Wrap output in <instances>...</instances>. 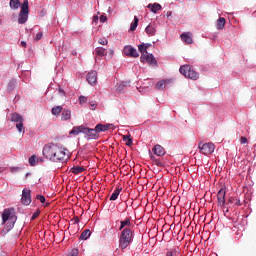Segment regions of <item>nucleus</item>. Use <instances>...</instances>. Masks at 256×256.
<instances>
[{"label":"nucleus","instance_id":"052dcab7","mask_svg":"<svg viewBox=\"0 0 256 256\" xmlns=\"http://www.w3.org/2000/svg\"><path fill=\"white\" fill-rule=\"evenodd\" d=\"M110 127H112V129H115V125H113V124H112V126H110Z\"/></svg>","mask_w":256,"mask_h":256},{"label":"nucleus","instance_id":"1a4fd4ad","mask_svg":"<svg viewBox=\"0 0 256 256\" xmlns=\"http://www.w3.org/2000/svg\"><path fill=\"white\" fill-rule=\"evenodd\" d=\"M22 204L24 205H31V190L24 188L22 191Z\"/></svg>","mask_w":256,"mask_h":256},{"label":"nucleus","instance_id":"5fc2aeb1","mask_svg":"<svg viewBox=\"0 0 256 256\" xmlns=\"http://www.w3.org/2000/svg\"><path fill=\"white\" fill-rule=\"evenodd\" d=\"M235 205H241V202L239 201V200H237V199H235Z\"/></svg>","mask_w":256,"mask_h":256},{"label":"nucleus","instance_id":"49530a36","mask_svg":"<svg viewBox=\"0 0 256 256\" xmlns=\"http://www.w3.org/2000/svg\"><path fill=\"white\" fill-rule=\"evenodd\" d=\"M58 93H59V95H60L61 97H64V96H65V91H64L63 89H61V88H59Z\"/></svg>","mask_w":256,"mask_h":256},{"label":"nucleus","instance_id":"bf43d9fd","mask_svg":"<svg viewBox=\"0 0 256 256\" xmlns=\"http://www.w3.org/2000/svg\"><path fill=\"white\" fill-rule=\"evenodd\" d=\"M151 159H152L153 161H155V156H152Z\"/></svg>","mask_w":256,"mask_h":256},{"label":"nucleus","instance_id":"72a5a7b5","mask_svg":"<svg viewBox=\"0 0 256 256\" xmlns=\"http://www.w3.org/2000/svg\"><path fill=\"white\" fill-rule=\"evenodd\" d=\"M156 87H157L158 89H160V90L167 89L166 86H165V84H164V82H163V80L157 82Z\"/></svg>","mask_w":256,"mask_h":256},{"label":"nucleus","instance_id":"4c0bfd02","mask_svg":"<svg viewBox=\"0 0 256 256\" xmlns=\"http://www.w3.org/2000/svg\"><path fill=\"white\" fill-rule=\"evenodd\" d=\"M43 39V32H39L36 34L35 41H41Z\"/></svg>","mask_w":256,"mask_h":256},{"label":"nucleus","instance_id":"bb28decb","mask_svg":"<svg viewBox=\"0 0 256 256\" xmlns=\"http://www.w3.org/2000/svg\"><path fill=\"white\" fill-rule=\"evenodd\" d=\"M181 39L184 41V43H187L188 45H191L193 43V38L187 34H181Z\"/></svg>","mask_w":256,"mask_h":256},{"label":"nucleus","instance_id":"c9c22d12","mask_svg":"<svg viewBox=\"0 0 256 256\" xmlns=\"http://www.w3.org/2000/svg\"><path fill=\"white\" fill-rule=\"evenodd\" d=\"M79 103L80 105H83V103H87V97L83 95L79 96Z\"/></svg>","mask_w":256,"mask_h":256},{"label":"nucleus","instance_id":"de8ad7c7","mask_svg":"<svg viewBox=\"0 0 256 256\" xmlns=\"http://www.w3.org/2000/svg\"><path fill=\"white\" fill-rule=\"evenodd\" d=\"M90 107L92 111H95V107H97V104L95 102H90Z\"/></svg>","mask_w":256,"mask_h":256},{"label":"nucleus","instance_id":"603ef678","mask_svg":"<svg viewBox=\"0 0 256 256\" xmlns=\"http://www.w3.org/2000/svg\"><path fill=\"white\" fill-rule=\"evenodd\" d=\"M229 203H235V198L233 197L229 198Z\"/></svg>","mask_w":256,"mask_h":256},{"label":"nucleus","instance_id":"7ed1b4c3","mask_svg":"<svg viewBox=\"0 0 256 256\" xmlns=\"http://www.w3.org/2000/svg\"><path fill=\"white\" fill-rule=\"evenodd\" d=\"M17 223V216L15 215V209L6 208L2 213V225L4 226L3 232L5 234L9 233Z\"/></svg>","mask_w":256,"mask_h":256},{"label":"nucleus","instance_id":"b1692460","mask_svg":"<svg viewBox=\"0 0 256 256\" xmlns=\"http://www.w3.org/2000/svg\"><path fill=\"white\" fill-rule=\"evenodd\" d=\"M147 35H150V36H153L155 35V32L157 31L156 28H155V25L153 24H150L146 27L145 29Z\"/></svg>","mask_w":256,"mask_h":256},{"label":"nucleus","instance_id":"f704fd0d","mask_svg":"<svg viewBox=\"0 0 256 256\" xmlns=\"http://www.w3.org/2000/svg\"><path fill=\"white\" fill-rule=\"evenodd\" d=\"M219 207H225V198H217Z\"/></svg>","mask_w":256,"mask_h":256},{"label":"nucleus","instance_id":"5701e85b","mask_svg":"<svg viewBox=\"0 0 256 256\" xmlns=\"http://www.w3.org/2000/svg\"><path fill=\"white\" fill-rule=\"evenodd\" d=\"M121 191H123V188H117L116 190H114V192L110 196V201H117V199L119 198V193H121Z\"/></svg>","mask_w":256,"mask_h":256},{"label":"nucleus","instance_id":"680f3d73","mask_svg":"<svg viewBox=\"0 0 256 256\" xmlns=\"http://www.w3.org/2000/svg\"><path fill=\"white\" fill-rule=\"evenodd\" d=\"M78 222H79V218L76 219V223H78Z\"/></svg>","mask_w":256,"mask_h":256},{"label":"nucleus","instance_id":"6e6d98bb","mask_svg":"<svg viewBox=\"0 0 256 256\" xmlns=\"http://www.w3.org/2000/svg\"><path fill=\"white\" fill-rule=\"evenodd\" d=\"M171 14H172L171 11H168V12H167V18H168V19H169V17H171Z\"/></svg>","mask_w":256,"mask_h":256},{"label":"nucleus","instance_id":"ddd939ff","mask_svg":"<svg viewBox=\"0 0 256 256\" xmlns=\"http://www.w3.org/2000/svg\"><path fill=\"white\" fill-rule=\"evenodd\" d=\"M127 87H131V81H123L118 83L116 86V91H118V93H125V89H127Z\"/></svg>","mask_w":256,"mask_h":256},{"label":"nucleus","instance_id":"37998d69","mask_svg":"<svg viewBox=\"0 0 256 256\" xmlns=\"http://www.w3.org/2000/svg\"><path fill=\"white\" fill-rule=\"evenodd\" d=\"M17 171H21V168H19V167L11 168V173H17Z\"/></svg>","mask_w":256,"mask_h":256},{"label":"nucleus","instance_id":"a878e982","mask_svg":"<svg viewBox=\"0 0 256 256\" xmlns=\"http://www.w3.org/2000/svg\"><path fill=\"white\" fill-rule=\"evenodd\" d=\"M85 171V168L83 166H74L71 169V172L74 173V175H79V173H83Z\"/></svg>","mask_w":256,"mask_h":256},{"label":"nucleus","instance_id":"4be33fe9","mask_svg":"<svg viewBox=\"0 0 256 256\" xmlns=\"http://www.w3.org/2000/svg\"><path fill=\"white\" fill-rule=\"evenodd\" d=\"M138 51H140V53H142L141 56V61H143L145 59V55H147V47H145V44H140L138 46Z\"/></svg>","mask_w":256,"mask_h":256},{"label":"nucleus","instance_id":"864d4df0","mask_svg":"<svg viewBox=\"0 0 256 256\" xmlns=\"http://www.w3.org/2000/svg\"><path fill=\"white\" fill-rule=\"evenodd\" d=\"M21 45H22V47H27V42L22 41V42H21Z\"/></svg>","mask_w":256,"mask_h":256},{"label":"nucleus","instance_id":"412c9836","mask_svg":"<svg viewBox=\"0 0 256 256\" xmlns=\"http://www.w3.org/2000/svg\"><path fill=\"white\" fill-rule=\"evenodd\" d=\"M84 126H75L73 129L70 131V135H79V133H83Z\"/></svg>","mask_w":256,"mask_h":256},{"label":"nucleus","instance_id":"aec40b11","mask_svg":"<svg viewBox=\"0 0 256 256\" xmlns=\"http://www.w3.org/2000/svg\"><path fill=\"white\" fill-rule=\"evenodd\" d=\"M95 54L98 55V57H105V55H107V49L103 47H97L95 49Z\"/></svg>","mask_w":256,"mask_h":256},{"label":"nucleus","instance_id":"6ab92c4d","mask_svg":"<svg viewBox=\"0 0 256 256\" xmlns=\"http://www.w3.org/2000/svg\"><path fill=\"white\" fill-rule=\"evenodd\" d=\"M89 237H91V230L86 229V230H84V231L81 233L79 239H80L81 241H87V239H89Z\"/></svg>","mask_w":256,"mask_h":256},{"label":"nucleus","instance_id":"13d9d810","mask_svg":"<svg viewBox=\"0 0 256 256\" xmlns=\"http://www.w3.org/2000/svg\"><path fill=\"white\" fill-rule=\"evenodd\" d=\"M29 175H31V173L28 172V173H26L25 177L28 178Z\"/></svg>","mask_w":256,"mask_h":256},{"label":"nucleus","instance_id":"ea45409f","mask_svg":"<svg viewBox=\"0 0 256 256\" xmlns=\"http://www.w3.org/2000/svg\"><path fill=\"white\" fill-rule=\"evenodd\" d=\"M36 199L38 201H40V203H45V196H43V195H37Z\"/></svg>","mask_w":256,"mask_h":256},{"label":"nucleus","instance_id":"e433bc0d","mask_svg":"<svg viewBox=\"0 0 256 256\" xmlns=\"http://www.w3.org/2000/svg\"><path fill=\"white\" fill-rule=\"evenodd\" d=\"M79 255V250L78 249H73L68 256H78Z\"/></svg>","mask_w":256,"mask_h":256},{"label":"nucleus","instance_id":"cd10ccee","mask_svg":"<svg viewBox=\"0 0 256 256\" xmlns=\"http://www.w3.org/2000/svg\"><path fill=\"white\" fill-rule=\"evenodd\" d=\"M138 25H139V18H137V16H135L134 21L130 25V31H135V29H137Z\"/></svg>","mask_w":256,"mask_h":256},{"label":"nucleus","instance_id":"c756f323","mask_svg":"<svg viewBox=\"0 0 256 256\" xmlns=\"http://www.w3.org/2000/svg\"><path fill=\"white\" fill-rule=\"evenodd\" d=\"M123 141L126 142L127 147H131V145H133V139H131V135H124Z\"/></svg>","mask_w":256,"mask_h":256},{"label":"nucleus","instance_id":"7c9ffc66","mask_svg":"<svg viewBox=\"0 0 256 256\" xmlns=\"http://www.w3.org/2000/svg\"><path fill=\"white\" fill-rule=\"evenodd\" d=\"M223 27H225V18L220 17L217 20V29H223Z\"/></svg>","mask_w":256,"mask_h":256},{"label":"nucleus","instance_id":"58836bf2","mask_svg":"<svg viewBox=\"0 0 256 256\" xmlns=\"http://www.w3.org/2000/svg\"><path fill=\"white\" fill-rule=\"evenodd\" d=\"M164 82V86L167 88L169 87V85H171L172 80L171 79H164L162 80Z\"/></svg>","mask_w":256,"mask_h":256},{"label":"nucleus","instance_id":"393cba45","mask_svg":"<svg viewBox=\"0 0 256 256\" xmlns=\"http://www.w3.org/2000/svg\"><path fill=\"white\" fill-rule=\"evenodd\" d=\"M125 227H131V219L127 218L126 220H123L120 222V231H123Z\"/></svg>","mask_w":256,"mask_h":256},{"label":"nucleus","instance_id":"c03bdc74","mask_svg":"<svg viewBox=\"0 0 256 256\" xmlns=\"http://www.w3.org/2000/svg\"><path fill=\"white\" fill-rule=\"evenodd\" d=\"M39 217V212H35L32 217H31V221L37 219Z\"/></svg>","mask_w":256,"mask_h":256},{"label":"nucleus","instance_id":"2f4dec72","mask_svg":"<svg viewBox=\"0 0 256 256\" xmlns=\"http://www.w3.org/2000/svg\"><path fill=\"white\" fill-rule=\"evenodd\" d=\"M37 156L35 155H32L30 158H29V165H31V167H35V165H37Z\"/></svg>","mask_w":256,"mask_h":256},{"label":"nucleus","instance_id":"c85d7f7f","mask_svg":"<svg viewBox=\"0 0 256 256\" xmlns=\"http://www.w3.org/2000/svg\"><path fill=\"white\" fill-rule=\"evenodd\" d=\"M15 87H17V80L16 79L10 80L8 83V91H13Z\"/></svg>","mask_w":256,"mask_h":256},{"label":"nucleus","instance_id":"dca6fc26","mask_svg":"<svg viewBox=\"0 0 256 256\" xmlns=\"http://www.w3.org/2000/svg\"><path fill=\"white\" fill-rule=\"evenodd\" d=\"M69 119H71V110H69V109L62 110L61 120L69 121Z\"/></svg>","mask_w":256,"mask_h":256},{"label":"nucleus","instance_id":"f8f14e48","mask_svg":"<svg viewBox=\"0 0 256 256\" xmlns=\"http://www.w3.org/2000/svg\"><path fill=\"white\" fill-rule=\"evenodd\" d=\"M86 79L90 85H95L97 83V71L92 70L86 75Z\"/></svg>","mask_w":256,"mask_h":256},{"label":"nucleus","instance_id":"20e7f679","mask_svg":"<svg viewBox=\"0 0 256 256\" xmlns=\"http://www.w3.org/2000/svg\"><path fill=\"white\" fill-rule=\"evenodd\" d=\"M133 243V230L126 227L122 230L119 236V247L120 249H127Z\"/></svg>","mask_w":256,"mask_h":256},{"label":"nucleus","instance_id":"e2e57ef3","mask_svg":"<svg viewBox=\"0 0 256 256\" xmlns=\"http://www.w3.org/2000/svg\"><path fill=\"white\" fill-rule=\"evenodd\" d=\"M49 206V203H46V207Z\"/></svg>","mask_w":256,"mask_h":256},{"label":"nucleus","instance_id":"a211bd4d","mask_svg":"<svg viewBox=\"0 0 256 256\" xmlns=\"http://www.w3.org/2000/svg\"><path fill=\"white\" fill-rule=\"evenodd\" d=\"M147 8L151 9L152 13H157V11H161L162 9L159 3L149 4Z\"/></svg>","mask_w":256,"mask_h":256},{"label":"nucleus","instance_id":"f03ea898","mask_svg":"<svg viewBox=\"0 0 256 256\" xmlns=\"http://www.w3.org/2000/svg\"><path fill=\"white\" fill-rule=\"evenodd\" d=\"M9 7L12 11H17L20 7L18 23L20 25L27 23L29 19V0H24L22 4L20 0H10Z\"/></svg>","mask_w":256,"mask_h":256},{"label":"nucleus","instance_id":"6e6552de","mask_svg":"<svg viewBox=\"0 0 256 256\" xmlns=\"http://www.w3.org/2000/svg\"><path fill=\"white\" fill-rule=\"evenodd\" d=\"M82 133L88 141L91 139H99V134H97V130H95V128H87L84 126Z\"/></svg>","mask_w":256,"mask_h":256},{"label":"nucleus","instance_id":"79ce46f5","mask_svg":"<svg viewBox=\"0 0 256 256\" xmlns=\"http://www.w3.org/2000/svg\"><path fill=\"white\" fill-rule=\"evenodd\" d=\"M240 143H241L242 145H245V143H247V138L242 136V137L240 138Z\"/></svg>","mask_w":256,"mask_h":256},{"label":"nucleus","instance_id":"9d476101","mask_svg":"<svg viewBox=\"0 0 256 256\" xmlns=\"http://www.w3.org/2000/svg\"><path fill=\"white\" fill-rule=\"evenodd\" d=\"M123 53L128 57H139V52H137V49L133 48L130 45L124 47Z\"/></svg>","mask_w":256,"mask_h":256},{"label":"nucleus","instance_id":"a19ab883","mask_svg":"<svg viewBox=\"0 0 256 256\" xmlns=\"http://www.w3.org/2000/svg\"><path fill=\"white\" fill-rule=\"evenodd\" d=\"M166 256H177V250H171L166 253Z\"/></svg>","mask_w":256,"mask_h":256},{"label":"nucleus","instance_id":"39448f33","mask_svg":"<svg viewBox=\"0 0 256 256\" xmlns=\"http://www.w3.org/2000/svg\"><path fill=\"white\" fill-rule=\"evenodd\" d=\"M179 71L181 75H184V77H188V79H193L194 81H197V79H199V73L193 70L189 65L180 67Z\"/></svg>","mask_w":256,"mask_h":256},{"label":"nucleus","instance_id":"473e14b6","mask_svg":"<svg viewBox=\"0 0 256 256\" xmlns=\"http://www.w3.org/2000/svg\"><path fill=\"white\" fill-rule=\"evenodd\" d=\"M225 195H226L225 189L221 188L217 193V199H225Z\"/></svg>","mask_w":256,"mask_h":256},{"label":"nucleus","instance_id":"09e8293b","mask_svg":"<svg viewBox=\"0 0 256 256\" xmlns=\"http://www.w3.org/2000/svg\"><path fill=\"white\" fill-rule=\"evenodd\" d=\"M99 43L100 45H107V39H100Z\"/></svg>","mask_w":256,"mask_h":256},{"label":"nucleus","instance_id":"2eb2a0df","mask_svg":"<svg viewBox=\"0 0 256 256\" xmlns=\"http://www.w3.org/2000/svg\"><path fill=\"white\" fill-rule=\"evenodd\" d=\"M143 61H146L149 65H157V60H155L153 54H145Z\"/></svg>","mask_w":256,"mask_h":256},{"label":"nucleus","instance_id":"4d7b16f0","mask_svg":"<svg viewBox=\"0 0 256 256\" xmlns=\"http://www.w3.org/2000/svg\"><path fill=\"white\" fill-rule=\"evenodd\" d=\"M145 47H146V50L149 49V47H151V44L147 43V44H144Z\"/></svg>","mask_w":256,"mask_h":256},{"label":"nucleus","instance_id":"f3484780","mask_svg":"<svg viewBox=\"0 0 256 256\" xmlns=\"http://www.w3.org/2000/svg\"><path fill=\"white\" fill-rule=\"evenodd\" d=\"M51 113L55 117H59V115H61V113H63V106H55V107H53L52 110H51Z\"/></svg>","mask_w":256,"mask_h":256},{"label":"nucleus","instance_id":"f257e3e1","mask_svg":"<svg viewBox=\"0 0 256 256\" xmlns=\"http://www.w3.org/2000/svg\"><path fill=\"white\" fill-rule=\"evenodd\" d=\"M44 157L53 163H65L67 161V149L54 144H46L42 151Z\"/></svg>","mask_w":256,"mask_h":256},{"label":"nucleus","instance_id":"8fccbe9b","mask_svg":"<svg viewBox=\"0 0 256 256\" xmlns=\"http://www.w3.org/2000/svg\"><path fill=\"white\" fill-rule=\"evenodd\" d=\"M97 21H99V16L97 15L93 16V22L97 23Z\"/></svg>","mask_w":256,"mask_h":256},{"label":"nucleus","instance_id":"a18cd8bd","mask_svg":"<svg viewBox=\"0 0 256 256\" xmlns=\"http://www.w3.org/2000/svg\"><path fill=\"white\" fill-rule=\"evenodd\" d=\"M105 21H107V16L102 15V16L100 17V23H105Z\"/></svg>","mask_w":256,"mask_h":256},{"label":"nucleus","instance_id":"9b49d317","mask_svg":"<svg viewBox=\"0 0 256 256\" xmlns=\"http://www.w3.org/2000/svg\"><path fill=\"white\" fill-rule=\"evenodd\" d=\"M111 127H113V124H97L95 126V131L97 135H99V133H105V131H109Z\"/></svg>","mask_w":256,"mask_h":256},{"label":"nucleus","instance_id":"4468645a","mask_svg":"<svg viewBox=\"0 0 256 256\" xmlns=\"http://www.w3.org/2000/svg\"><path fill=\"white\" fill-rule=\"evenodd\" d=\"M154 155H157V157H163L165 155V148H163L161 145L157 144L152 149Z\"/></svg>","mask_w":256,"mask_h":256},{"label":"nucleus","instance_id":"3c124183","mask_svg":"<svg viewBox=\"0 0 256 256\" xmlns=\"http://www.w3.org/2000/svg\"><path fill=\"white\" fill-rule=\"evenodd\" d=\"M222 209H223L224 213H229V208L226 207L225 205H224V207H222Z\"/></svg>","mask_w":256,"mask_h":256},{"label":"nucleus","instance_id":"423d86ee","mask_svg":"<svg viewBox=\"0 0 256 256\" xmlns=\"http://www.w3.org/2000/svg\"><path fill=\"white\" fill-rule=\"evenodd\" d=\"M10 119L12 123H17L16 129L18 130L19 133H22L23 130L25 129V127L23 126V121H24L23 116L15 112L10 115Z\"/></svg>","mask_w":256,"mask_h":256},{"label":"nucleus","instance_id":"0eeeda50","mask_svg":"<svg viewBox=\"0 0 256 256\" xmlns=\"http://www.w3.org/2000/svg\"><path fill=\"white\" fill-rule=\"evenodd\" d=\"M198 149L200 153H202L203 155H212V153L215 152V144H213L212 142H208L204 144L200 142L198 144Z\"/></svg>","mask_w":256,"mask_h":256}]
</instances>
